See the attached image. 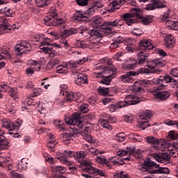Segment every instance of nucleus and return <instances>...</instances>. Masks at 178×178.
Returning <instances> with one entry per match:
<instances>
[{
  "label": "nucleus",
  "mask_w": 178,
  "mask_h": 178,
  "mask_svg": "<svg viewBox=\"0 0 178 178\" xmlns=\"http://www.w3.org/2000/svg\"><path fill=\"white\" fill-rule=\"evenodd\" d=\"M79 111L82 113H87L88 112V104H83L79 106Z\"/></svg>",
  "instance_id": "obj_57"
},
{
  "label": "nucleus",
  "mask_w": 178,
  "mask_h": 178,
  "mask_svg": "<svg viewBox=\"0 0 178 178\" xmlns=\"http://www.w3.org/2000/svg\"><path fill=\"white\" fill-rule=\"evenodd\" d=\"M31 64L32 65V67H33L35 72H40V70H41L40 61L31 60Z\"/></svg>",
  "instance_id": "obj_47"
},
{
  "label": "nucleus",
  "mask_w": 178,
  "mask_h": 178,
  "mask_svg": "<svg viewBox=\"0 0 178 178\" xmlns=\"http://www.w3.org/2000/svg\"><path fill=\"white\" fill-rule=\"evenodd\" d=\"M147 140V143H148V144H151L152 148H154V149H156L157 151H159V149H161V145H163V147H165V143H161V140L160 139H156V138L154 137V136H147L146 138Z\"/></svg>",
  "instance_id": "obj_21"
},
{
  "label": "nucleus",
  "mask_w": 178,
  "mask_h": 178,
  "mask_svg": "<svg viewBox=\"0 0 178 178\" xmlns=\"http://www.w3.org/2000/svg\"><path fill=\"white\" fill-rule=\"evenodd\" d=\"M115 140L120 142L124 141L126 140V134L123 132L117 134L115 135Z\"/></svg>",
  "instance_id": "obj_53"
},
{
  "label": "nucleus",
  "mask_w": 178,
  "mask_h": 178,
  "mask_svg": "<svg viewBox=\"0 0 178 178\" xmlns=\"http://www.w3.org/2000/svg\"><path fill=\"white\" fill-rule=\"evenodd\" d=\"M59 63H60V58H51L47 63L48 70H51L56 67Z\"/></svg>",
  "instance_id": "obj_31"
},
{
  "label": "nucleus",
  "mask_w": 178,
  "mask_h": 178,
  "mask_svg": "<svg viewBox=\"0 0 178 178\" xmlns=\"http://www.w3.org/2000/svg\"><path fill=\"white\" fill-rule=\"evenodd\" d=\"M76 47L78 48H82V49H86V48L88 47V44H87L86 42L84 41H81V42H78L76 43Z\"/></svg>",
  "instance_id": "obj_59"
},
{
  "label": "nucleus",
  "mask_w": 178,
  "mask_h": 178,
  "mask_svg": "<svg viewBox=\"0 0 178 178\" xmlns=\"http://www.w3.org/2000/svg\"><path fill=\"white\" fill-rule=\"evenodd\" d=\"M99 123L102 127H104V129H106L107 130H113V127L109 123V121L106 119L101 118L99 120Z\"/></svg>",
  "instance_id": "obj_33"
},
{
  "label": "nucleus",
  "mask_w": 178,
  "mask_h": 178,
  "mask_svg": "<svg viewBox=\"0 0 178 178\" xmlns=\"http://www.w3.org/2000/svg\"><path fill=\"white\" fill-rule=\"evenodd\" d=\"M79 33V29L68 27L65 29L62 33V37H70V35H74Z\"/></svg>",
  "instance_id": "obj_26"
},
{
  "label": "nucleus",
  "mask_w": 178,
  "mask_h": 178,
  "mask_svg": "<svg viewBox=\"0 0 178 178\" xmlns=\"http://www.w3.org/2000/svg\"><path fill=\"white\" fill-rule=\"evenodd\" d=\"M148 56V54L144 51H139L138 53L137 60L134 59V58H130L128 60V62H130L131 63H129L126 66V69H128L129 70H133V69H136L138 65H144V63L147 62V58Z\"/></svg>",
  "instance_id": "obj_10"
},
{
  "label": "nucleus",
  "mask_w": 178,
  "mask_h": 178,
  "mask_svg": "<svg viewBox=\"0 0 178 178\" xmlns=\"http://www.w3.org/2000/svg\"><path fill=\"white\" fill-rule=\"evenodd\" d=\"M139 48L140 51H150V49H154V45L152 44V42L148 39H144L139 43Z\"/></svg>",
  "instance_id": "obj_24"
},
{
  "label": "nucleus",
  "mask_w": 178,
  "mask_h": 178,
  "mask_svg": "<svg viewBox=\"0 0 178 178\" xmlns=\"http://www.w3.org/2000/svg\"><path fill=\"white\" fill-rule=\"evenodd\" d=\"M133 158L131 156H128L126 159H120L118 156H113L110 157L106 159L105 156H97L95 159L96 162L97 163H100L101 165H106L108 169H112V165L114 166L116 165H124V161H132Z\"/></svg>",
  "instance_id": "obj_5"
},
{
  "label": "nucleus",
  "mask_w": 178,
  "mask_h": 178,
  "mask_svg": "<svg viewBox=\"0 0 178 178\" xmlns=\"http://www.w3.org/2000/svg\"><path fill=\"white\" fill-rule=\"evenodd\" d=\"M154 97L157 98V99H168V98L170 97V92L168 90L157 92L154 93Z\"/></svg>",
  "instance_id": "obj_29"
},
{
  "label": "nucleus",
  "mask_w": 178,
  "mask_h": 178,
  "mask_svg": "<svg viewBox=\"0 0 178 178\" xmlns=\"http://www.w3.org/2000/svg\"><path fill=\"white\" fill-rule=\"evenodd\" d=\"M133 17L140 19L145 26H147V24L152 23L154 21L153 17L151 15L143 17V13H141V9L140 8H133L131 13H127L122 15L123 20H124L128 26H131L133 24L136 23V20H134Z\"/></svg>",
  "instance_id": "obj_2"
},
{
  "label": "nucleus",
  "mask_w": 178,
  "mask_h": 178,
  "mask_svg": "<svg viewBox=\"0 0 178 178\" xmlns=\"http://www.w3.org/2000/svg\"><path fill=\"white\" fill-rule=\"evenodd\" d=\"M108 35L104 29L101 28H95L88 32L89 41L93 47H99V44H102V38Z\"/></svg>",
  "instance_id": "obj_7"
},
{
  "label": "nucleus",
  "mask_w": 178,
  "mask_h": 178,
  "mask_svg": "<svg viewBox=\"0 0 178 178\" xmlns=\"http://www.w3.org/2000/svg\"><path fill=\"white\" fill-rule=\"evenodd\" d=\"M14 51L17 56H23L24 54L31 51V44L29 42L23 40L15 45Z\"/></svg>",
  "instance_id": "obj_13"
},
{
  "label": "nucleus",
  "mask_w": 178,
  "mask_h": 178,
  "mask_svg": "<svg viewBox=\"0 0 178 178\" xmlns=\"http://www.w3.org/2000/svg\"><path fill=\"white\" fill-rule=\"evenodd\" d=\"M84 169L85 170L88 171L90 175H97V168L90 165V163H88V165L85 166Z\"/></svg>",
  "instance_id": "obj_46"
},
{
  "label": "nucleus",
  "mask_w": 178,
  "mask_h": 178,
  "mask_svg": "<svg viewBox=\"0 0 178 178\" xmlns=\"http://www.w3.org/2000/svg\"><path fill=\"white\" fill-rule=\"evenodd\" d=\"M165 24L167 27L172 30H178V21H166Z\"/></svg>",
  "instance_id": "obj_40"
},
{
  "label": "nucleus",
  "mask_w": 178,
  "mask_h": 178,
  "mask_svg": "<svg viewBox=\"0 0 178 178\" xmlns=\"http://www.w3.org/2000/svg\"><path fill=\"white\" fill-rule=\"evenodd\" d=\"M164 144V148H168V149H170L171 148L172 149H175V151H178V142H165Z\"/></svg>",
  "instance_id": "obj_39"
},
{
  "label": "nucleus",
  "mask_w": 178,
  "mask_h": 178,
  "mask_svg": "<svg viewBox=\"0 0 178 178\" xmlns=\"http://www.w3.org/2000/svg\"><path fill=\"white\" fill-rule=\"evenodd\" d=\"M79 31H81L80 33L82 34V35H83V37H88V31H90L88 29H87V27L84 25L79 26Z\"/></svg>",
  "instance_id": "obj_52"
},
{
  "label": "nucleus",
  "mask_w": 178,
  "mask_h": 178,
  "mask_svg": "<svg viewBox=\"0 0 178 178\" xmlns=\"http://www.w3.org/2000/svg\"><path fill=\"white\" fill-rule=\"evenodd\" d=\"M35 38V41H36L37 42H40V41H42V42H44V41H47L48 38H45V35L42 33H39V34H36L34 36Z\"/></svg>",
  "instance_id": "obj_49"
},
{
  "label": "nucleus",
  "mask_w": 178,
  "mask_h": 178,
  "mask_svg": "<svg viewBox=\"0 0 178 178\" xmlns=\"http://www.w3.org/2000/svg\"><path fill=\"white\" fill-rule=\"evenodd\" d=\"M11 176L13 178H26L23 175H20L15 171L11 172Z\"/></svg>",
  "instance_id": "obj_63"
},
{
  "label": "nucleus",
  "mask_w": 178,
  "mask_h": 178,
  "mask_svg": "<svg viewBox=\"0 0 178 178\" xmlns=\"http://www.w3.org/2000/svg\"><path fill=\"white\" fill-rule=\"evenodd\" d=\"M52 0H35L36 5L38 8H44L47 6Z\"/></svg>",
  "instance_id": "obj_43"
},
{
  "label": "nucleus",
  "mask_w": 178,
  "mask_h": 178,
  "mask_svg": "<svg viewBox=\"0 0 178 178\" xmlns=\"http://www.w3.org/2000/svg\"><path fill=\"white\" fill-rule=\"evenodd\" d=\"M24 159H22L21 162H19L17 165V169L18 170H26V169H27V163L25 162L24 163Z\"/></svg>",
  "instance_id": "obj_50"
},
{
  "label": "nucleus",
  "mask_w": 178,
  "mask_h": 178,
  "mask_svg": "<svg viewBox=\"0 0 178 178\" xmlns=\"http://www.w3.org/2000/svg\"><path fill=\"white\" fill-rule=\"evenodd\" d=\"M50 169L52 172H56V173H60V175L66 172V168L61 165H52L50 167Z\"/></svg>",
  "instance_id": "obj_34"
},
{
  "label": "nucleus",
  "mask_w": 178,
  "mask_h": 178,
  "mask_svg": "<svg viewBox=\"0 0 178 178\" xmlns=\"http://www.w3.org/2000/svg\"><path fill=\"white\" fill-rule=\"evenodd\" d=\"M56 72L58 73H60V74H66L67 73V67H63L62 65L56 67Z\"/></svg>",
  "instance_id": "obj_55"
},
{
  "label": "nucleus",
  "mask_w": 178,
  "mask_h": 178,
  "mask_svg": "<svg viewBox=\"0 0 178 178\" xmlns=\"http://www.w3.org/2000/svg\"><path fill=\"white\" fill-rule=\"evenodd\" d=\"M168 141H175L178 140V132L175 131H170L167 136Z\"/></svg>",
  "instance_id": "obj_36"
},
{
  "label": "nucleus",
  "mask_w": 178,
  "mask_h": 178,
  "mask_svg": "<svg viewBox=\"0 0 178 178\" xmlns=\"http://www.w3.org/2000/svg\"><path fill=\"white\" fill-rule=\"evenodd\" d=\"M0 13H3V15H5V16H7V17H10V16L13 15V10H12V8L6 7L0 10Z\"/></svg>",
  "instance_id": "obj_42"
},
{
  "label": "nucleus",
  "mask_w": 178,
  "mask_h": 178,
  "mask_svg": "<svg viewBox=\"0 0 178 178\" xmlns=\"http://www.w3.org/2000/svg\"><path fill=\"white\" fill-rule=\"evenodd\" d=\"M87 156V153L84 151L74 152V159L81 163V166H88V162L84 161Z\"/></svg>",
  "instance_id": "obj_22"
},
{
  "label": "nucleus",
  "mask_w": 178,
  "mask_h": 178,
  "mask_svg": "<svg viewBox=\"0 0 178 178\" xmlns=\"http://www.w3.org/2000/svg\"><path fill=\"white\" fill-rule=\"evenodd\" d=\"M15 27L12 25H9V19L5 17L0 18V31L1 33H10L11 30H13Z\"/></svg>",
  "instance_id": "obj_19"
},
{
  "label": "nucleus",
  "mask_w": 178,
  "mask_h": 178,
  "mask_svg": "<svg viewBox=\"0 0 178 178\" xmlns=\"http://www.w3.org/2000/svg\"><path fill=\"white\" fill-rule=\"evenodd\" d=\"M65 95L66 97V102H72L74 101V93L72 92H65Z\"/></svg>",
  "instance_id": "obj_45"
},
{
  "label": "nucleus",
  "mask_w": 178,
  "mask_h": 178,
  "mask_svg": "<svg viewBox=\"0 0 178 178\" xmlns=\"http://www.w3.org/2000/svg\"><path fill=\"white\" fill-rule=\"evenodd\" d=\"M122 26V21L118 19H115L113 21H105L102 25L103 29L107 35H109L112 33V29L113 27H120Z\"/></svg>",
  "instance_id": "obj_15"
},
{
  "label": "nucleus",
  "mask_w": 178,
  "mask_h": 178,
  "mask_svg": "<svg viewBox=\"0 0 178 178\" xmlns=\"http://www.w3.org/2000/svg\"><path fill=\"white\" fill-rule=\"evenodd\" d=\"M9 147V140L3 134H0V149H6Z\"/></svg>",
  "instance_id": "obj_32"
},
{
  "label": "nucleus",
  "mask_w": 178,
  "mask_h": 178,
  "mask_svg": "<svg viewBox=\"0 0 178 178\" xmlns=\"http://www.w3.org/2000/svg\"><path fill=\"white\" fill-rule=\"evenodd\" d=\"M145 173V175H168L170 170L168 168L159 167V164L154 162L152 160L146 159L143 163V165L140 169Z\"/></svg>",
  "instance_id": "obj_3"
},
{
  "label": "nucleus",
  "mask_w": 178,
  "mask_h": 178,
  "mask_svg": "<svg viewBox=\"0 0 178 178\" xmlns=\"http://www.w3.org/2000/svg\"><path fill=\"white\" fill-rule=\"evenodd\" d=\"M126 2L125 0H113L107 6L106 10L109 13H113L115 10L120 8V6Z\"/></svg>",
  "instance_id": "obj_20"
},
{
  "label": "nucleus",
  "mask_w": 178,
  "mask_h": 178,
  "mask_svg": "<svg viewBox=\"0 0 178 178\" xmlns=\"http://www.w3.org/2000/svg\"><path fill=\"white\" fill-rule=\"evenodd\" d=\"M74 81L75 84H77V86H81V84H88L87 76L83 75V74H79Z\"/></svg>",
  "instance_id": "obj_30"
},
{
  "label": "nucleus",
  "mask_w": 178,
  "mask_h": 178,
  "mask_svg": "<svg viewBox=\"0 0 178 178\" xmlns=\"http://www.w3.org/2000/svg\"><path fill=\"white\" fill-rule=\"evenodd\" d=\"M89 152L90 156H97V155H99V154H103V152H101V151L95 148L90 149Z\"/></svg>",
  "instance_id": "obj_56"
},
{
  "label": "nucleus",
  "mask_w": 178,
  "mask_h": 178,
  "mask_svg": "<svg viewBox=\"0 0 178 178\" xmlns=\"http://www.w3.org/2000/svg\"><path fill=\"white\" fill-rule=\"evenodd\" d=\"M154 158L159 162L160 163H164V165H168L170 162V155L168 152L162 153L160 154H154Z\"/></svg>",
  "instance_id": "obj_23"
},
{
  "label": "nucleus",
  "mask_w": 178,
  "mask_h": 178,
  "mask_svg": "<svg viewBox=\"0 0 178 178\" xmlns=\"http://www.w3.org/2000/svg\"><path fill=\"white\" fill-rule=\"evenodd\" d=\"M34 72H35V70H34L33 67H29L26 69V73L29 77H30Z\"/></svg>",
  "instance_id": "obj_61"
},
{
  "label": "nucleus",
  "mask_w": 178,
  "mask_h": 178,
  "mask_svg": "<svg viewBox=\"0 0 178 178\" xmlns=\"http://www.w3.org/2000/svg\"><path fill=\"white\" fill-rule=\"evenodd\" d=\"M111 90V88H104V87H99L97 89V92L100 95H108L109 94V91Z\"/></svg>",
  "instance_id": "obj_44"
},
{
  "label": "nucleus",
  "mask_w": 178,
  "mask_h": 178,
  "mask_svg": "<svg viewBox=\"0 0 178 178\" xmlns=\"http://www.w3.org/2000/svg\"><path fill=\"white\" fill-rule=\"evenodd\" d=\"M152 116V113L149 110H145L143 111L139 117L140 124L141 129H147V127H149L151 126H154L152 122H149V119Z\"/></svg>",
  "instance_id": "obj_12"
},
{
  "label": "nucleus",
  "mask_w": 178,
  "mask_h": 178,
  "mask_svg": "<svg viewBox=\"0 0 178 178\" xmlns=\"http://www.w3.org/2000/svg\"><path fill=\"white\" fill-rule=\"evenodd\" d=\"M58 14H56V13H52L51 14H50V15L44 17V24H46V26H62V24L65 23V21L62 18H56Z\"/></svg>",
  "instance_id": "obj_14"
},
{
  "label": "nucleus",
  "mask_w": 178,
  "mask_h": 178,
  "mask_svg": "<svg viewBox=\"0 0 178 178\" xmlns=\"http://www.w3.org/2000/svg\"><path fill=\"white\" fill-rule=\"evenodd\" d=\"M170 15V10H168L165 13H163V15H161L162 22L169 21L168 19H169Z\"/></svg>",
  "instance_id": "obj_58"
},
{
  "label": "nucleus",
  "mask_w": 178,
  "mask_h": 178,
  "mask_svg": "<svg viewBox=\"0 0 178 178\" xmlns=\"http://www.w3.org/2000/svg\"><path fill=\"white\" fill-rule=\"evenodd\" d=\"M133 119H134V117H133V115L123 116V120H124V122H127V123H132Z\"/></svg>",
  "instance_id": "obj_60"
},
{
  "label": "nucleus",
  "mask_w": 178,
  "mask_h": 178,
  "mask_svg": "<svg viewBox=\"0 0 178 178\" xmlns=\"http://www.w3.org/2000/svg\"><path fill=\"white\" fill-rule=\"evenodd\" d=\"M151 84V81L148 79H143L135 82L132 90L135 92H144V87H148Z\"/></svg>",
  "instance_id": "obj_16"
},
{
  "label": "nucleus",
  "mask_w": 178,
  "mask_h": 178,
  "mask_svg": "<svg viewBox=\"0 0 178 178\" xmlns=\"http://www.w3.org/2000/svg\"><path fill=\"white\" fill-rule=\"evenodd\" d=\"M140 101V100L138 97L134 95H129L126 97L124 102L122 101L111 104L108 106V108L112 111V112H115V111L120 109V108H124V106H127V105H137Z\"/></svg>",
  "instance_id": "obj_8"
},
{
  "label": "nucleus",
  "mask_w": 178,
  "mask_h": 178,
  "mask_svg": "<svg viewBox=\"0 0 178 178\" xmlns=\"http://www.w3.org/2000/svg\"><path fill=\"white\" fill-rule=\"evenodd\" d=\"M83 117L84 115L80 113H74L71 118L65 120L67 124L72 126L60 136L62 141L65 144H70L74 134H81L88 143H95V138L90 134L91 128L84 126Z\"/></svg>",
  "instance_id": "obj_1"
},
{
  "label": "nucleus",
  "mask_w": 178,
  "mask_h": 178,
  "mask_svg": "<svg viewBox=\"0 0 178 178\" xmlns=\"http://www.w3.org/2000/svg\"><path fill=\"white\" fill-rule=\"evenodd\" d=\"M23 121L22 120H17L14 123L10 120H6L3 123V127L7 129L9 131H15V130H19L20 125L22 124Z\"/></svg>",
  "instance_id": "obj_17"
},
{
  "label": "nucleus",
  "mask_w": 178,
  "mask_h": 178,
  "mask_svg": "<svg viewBox=\"0 0 178 178\" xmlns=\"http://www.w3.org/2000/svg\"><path fill=\"white\" fill-rule=\"evenodd\" d=\"M175 37L171 34L164 38V43L167 48H173V47H175Z\"/></svg>",
  "instance_id": "obj_28"
},
{
  "label": "nucleus",
  "mask_w": 178,
  "mask_h": 178,
  "mask_svg": "<svg viewBox=\"0 0 178 178\" xmlns=\"http://www.w3.org/2000/svg\"><path fill=\"white\" fill-rule=\"evenodd\" d=\"M0 166L4 168L6 170H12L13 169V165H12V163L9 160L0 162Z\"/></svg>",
  "instance_id": "obj_38"
},
{
  "label": "nucleus",
  "mask_w": 178,
  "mask_h": 178,
  "mask_svg": "<svg viewBox=\"0 0 178 178\" xmlns=\"http://www.w3.org/2000/svg\"><path fill=\"white\" fill-rule=\"evenodd\" d=\"M166 8V2L163 0H153L152 3H149L146 6L145 9L147 10H155V9H163Z\"/></svg>",
  "instance_id": "obj_18"
},
{
  "label": "nucleus",
  "mask_w": 178,
  "mask_h": 178,
  "mask_svg": "<svg viewBox=\"0 0 178 178\" xmlns=\"http://www.w3.org/2000/svg\"><path fill=\"white\" fill-rule=\"evenodd\" d=\"M92 23L95 24V26H97V27H99V29H101V27H102L104 25V20L100 17H95L92 20Z\"/></svg>",
  "instance_id": "obj_41"
},
{
  "label": "nucleus",
  "mask_w": 178,
  "mask_h": 178,
  "mask_svg": "<svg viewBox=\"0 0 178 178\" xmlns=\"http://www.w3.org/2000/svg\"><path fill=\"white\" fill-rule=\"evenodd\" d=\"M10 97H12V98H14L13 100L15 102H17V101H19V97H17V89L15 88H11V90H10Z\"/></svg>",
  "instance_id": "obj_48"
},
{
  "label": "nucleus",
  "mask_w": 178,
  "mask_h": 178,
  "mask_svg": "<svg viewBox=\"0 0 178 178\" xmlns=\"http://www.w3.org/2000/svg\"><path fill=\"white\" fill-rule=\"evenodd\" d=\"M128 150H122L121 152H120V153L118 154V158H120L122 159H126V158H123L122 157V156H124V155H130V149H133V148L131 147H128L127 148Z\"/></svg>",
  "instance_id": "obj_51"
},
{
  "label": "nucleus",
  "mask_w": 178,
  "mask_h": 178,
  "mask_svg": "<svg viewBox=\"0 0 178 178\" xmlns=\"http://www.w3.org/2000/svg\"><path fill=\"white\" fill-rule=\"evenodd\" d=\"M152 83L156 86L157 90H163L170 84L172 88H178V81L169 74H165L158 78L153 79Z\"/></svg>",
  "instance_id": "obj_4"
},
{
  "label": "nucleus",
  "mask_w": 178,
  "mask_h": 178,
  "mask_svg": "<svg viewBox=\"0 0 178 178\" xmlns=\"http://www.w3.org/2000/svg\"><path fill=\"white\" fill-rule=\"evenodd\" d=\"M62 156L63 159V162L64 165H70V161H69V160H67V159L68 158H74V152L65 150Z\"/></svg>",
  "instance_id": "obj_27"
},
{
  "label": "nucleus",
  "mask_w": 178,
  "mask_h": 178,
  "mask_svg": "<svg viewBox=\"0 0 178 178\" xmlns=\"http://www.w3.org/2000/svg\"><path fill=\"white\" fill-rule=\"evenodd\" d=\"M117 178H129V175L124 173V172L122 171L116 175Z\"/></svg>",
  "instance_id": "obj_64"
},
{
  "label": "nucleus",
  "mask_w": 178,
  "mask_h": 178,
  "mask_svg": "<svg viewBox=\"0 0 178 178\" xmlns=\"http://www.w3.org/2000/svg\"><path fill=\"white\" fill-rule=\"evenodd\" d=\"M49 138L51 140L49 141V143H47V147L48 148H54L55 145L58 144V142H56V140H54V136L52 135L49 136Z\"/></svg>",
  "instance_id": "obj_54"
},
{
  "label": "nucleus",
  "mask_w": 178,
  "mask_h": 178,
  "mask_svg": "<svg viewBox=\"0 0 178 178\" xmlns=\"http://www.w3.org/2000/svg\"><path fill=\"white\" fill-rule=\"evenodd\" d=\"M140 73H141L140 72V70L139 72L130 71L127 74L122 75V81H123L124 83H133V76H138Z\"/></svg>",
  "instance_id": "obj_25"
},
{
  "label": "nucleus",
  "mask_w": 178,
  "mask_h": 178,
  "mask_svg": "<svg viewBox=\"0 0 178 178\" xmlns=\"http://www.w3.org/2000/svg\"><path fill=\"white\" fill-rule=\"evenodd\" d=\"M95 13L94 8H89L86 12L77 13L74 15L73 20L77 22H90V16H92Z\"/></svg>",
  "instance_id": "obj_11"
},
{
  "label": "nucleus",
  "mask_w": 178,
  "mask_h": 178,
  "mask_svg": "<svg viewBox=\"0 0 178 178\" xmlns=\"http://www.w3.org/2000/svg\"><path fill=\"white\" fill-rule=\"evenodd\" d=\"M170 74L172 76V77H178V68H172L170 71Z\"/></svg>",
  "instance_id": "obj_62"
},
{
  "label": "nucleus",
  "mask_w": 178,
  "mask_h": 178,
  "mask_svg": "<svg viewBox=\"0 0 178 178\" xmlns=\"http://www.w3.org/2000/svg\"><path fill=\"white\" fill-rule=\"evenodd\" d=\"M112 79H115V74H111V75L104 76L100 81V83L105 86H109V84H111V81H112Z\"/></svg>",
  "instance_id": "obj_35"
},
{
  "label": "nucleus",
  "mask_w": 178,
  "mask_h": 178,
  "mask_svg": "<svg viewBox=\"0 0 178 178\" xmlns=\"http://www.w3.org/2000/svg\"><path fill=\"white\" fill-rule=\"evenodd\" d=\"M129 155L130 156H134L137 159H143V153L140 151H136L135 148L130 149Z\"/></svg>",
  "instance_id": "obj_37"
},
{
  "label": "nucleus",
  "mask_w": 178,
  "mask_h": 178,
  "mask_svg": "<svg viewBox=\"0 0 178 178\" xmlns=\"http://www.w3.org/2000/svg\"><path fill=\"white\" fill-rule=\"evenodd\" d=\"M164 66H166V60L162 58H156L148 63L147 67L149 69L140 68V72L141 74L144 73H148L149 74L155 73L156 74H159L160 73H162L163 71L161 69H158L156 67H163Z\"/></svg>",
  "instance_id": "obj_6"
},
{
  "label": "nucleus",
  "mask_w": 178,
  "mask_h": 178,
  "mask_svg": "<svg viewBox=\"0 0 178 178\" xmlns=\"http://www.w3.org/2000/svg\"><path fill=\"white\" fill-rule=\"evenodd\" d=\"M49 42H51V39L49 38L46 39V41L42 42L40 49L44 54H47L50 58H55V56H58V51L54 50L52 47L58 49H60L62 47L56 43L49 44Z\"/></svg>",
  "instance_id": "obj_9"
}]
</instances>
